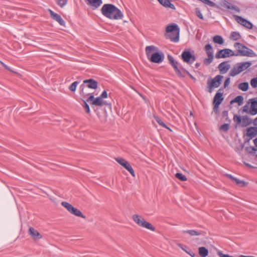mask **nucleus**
<instances>
[{"label":"nucleus","mask_w":257,"mask_h":257,"mask_svg":"<svg viewBox=\"0 0 257 257\" xmlns=\"http://www.w3.org/2000/svg\"><path fill=\"white\" fill-rule=\"evenodd\" d=\"M101 12L104 17L112 20L121 19L123 17L121 12L112 4H104Z\"/></svg>","instance_id":"f257e3e1"},{"label":"nucleus","mask_w":257,"mask_h":257,"mask_svg":"<svg viewBox=\"0 0 257 257\" xmlns=\"http://www.w3.org/2000/svg\"><path fill=\"white\" fill-rule=\"evenodd\" d=\"M145 51L147 58L151 62L159 64L164 59L163 53L158 52V48L154 45L147 46Z\"/></svg>","instance_id":"f03ea898"},{"label":"nucleus","mask_w":257,"mask_h":257,"mask_svg":"<svg viewBox=\"0 0 257 257\" xmlns=\"http://www.w3.org/2000/svg\"><path fill=\"white\" fill-rule=\"evenodd\" d=\"M166 32L168 34L166 38L171 41L177 42L179 40L180 29L176 24H172L168 25L166 28Z\"/></svg>","instance_id":"7ed1b4c3"},{"label":"nucleus","mask_w":257,"mask_h":257,"mask_svg":"<svg viewBox=\"0 0 257 257\" xmlns=\"http://www.w3.org/2000/svg\"><path fill=\"white\" fill-rule=\"evenodd\" d=\"M234 47L236 51L234 52V56H254L253 51L240 43H235Z\"/></svg>","instance_id":"20e7f679"},{"label":"nucleus","mask_w":257,"mask_h":257,"mask_svg":"<svg viewBox=\"0 0 257 257\" xmlns=\"http://www.w3.org/2000/svg\"><path fill=\"white\" fill-rule=\"evenodd\" d=\"M251 65L249 62H240L236 64L229 72V76L234 77L247 69Z\"/></svg>","instance_id":"39448f33"},{"label":"nucleus","mask_w":257,"mask_h":257,"mask_svg":"<svg viewBox=\"0 0 257 257\" xmlns=\"http://www.w3.org/2000/svg\"><path fill=\"white\" fill-rule=\"evenodd\" d=\"M133 219L139 226L148 229L152 231H154L155 228L149 222L146 221L145 219L142 216L134 214L133 216Z\"/></svg>","instance_id":"423d86ee"},{"label":"nucleus","mask_w":257,"mask_h":257,"mask_svg":"<svg viewBox=\"0 0 257 257\" xmlns=\"http://www.w3.org/2000/svg\"><path fill=\"white\" fill-rule=\"evenodd\" d=\"M87 101L91 102L92 105L100 106L106 105L108 106L110 109L111 108V104L110 103L107 102L99 96L94 98L93 94H91L89 96L87 99Z\"/></svg>","instance_id":"0eeeda50"},{"label":"nucleus","mask_w":257,"mask_h":257,"mask_svg":"<svg viewBox=\"0 0 257 257\" xmlns=\"http://www.w3.org/2000/svg\"><path fill=\"white\" fill-rule=\"evenodd\" d=\"M61 205L62 206L65 208L71 214H73L76 216L80 217L83 218H86L85 216L83 214V213L79 209L74 207L71 204L67 202L63 201L62 202Z\"/></svg>","instance_id":"6e6552de"},{"label":"nucleus","mask_w":257,"mask_h":257,"mask_svg":"<svg viewBox=\"0 0 257 257\" xmlns=\"http://www.w3.org/2000/svg\"><path fill=\"white\" fill-rule=\"evenodd\" d=\"M223 76L218 75L214 77L211 81H208V92L211 93L214 88L218 87L221 84V81L223 78Z\"/></svg>","instance_id":"1a4fd4ad"},{"label":"nucleus","mask_w":257,"mask_h":257,"mask_svg":"<svg viewBox=\"0 0 257 257\" xmlns=\"http://www.w3.org/2000/svg\"><path fill=\"white\" fill-rule=\"evenodd\" d=\"M250 102V107L249 108L248 105H245L243 106V111L251 115H255L257 114V101L254 99H251Z\"/></svg>","instance_id":"9d476101"},{"label":"nucleus","mask_w":257,"mask_h":257,"mask_svg":"<svg viewBox=\"0 0 257 257\" xmlns=\"http://www.w3.org/2000/svg\"><path fill=\"white\" fill-rule=\"evenodd\" d=\"M115 161L121 166H122L123 168H124L126 170H127L130 174L132 175L133 177H135V171L130 165V164L126 160L122 158H115Z\"/></svg>","instance_id":"9b49d317"},{"label":"nucleus","mask_w":257,"mask_h":257,"mask_svg":"<svg viewBox=\"0 0 257 257\" xmlns=\"http://www.w3.org/2000/svg\"><path fill=\"white\" fill-rule=\"evenodd\" d=\"M205 50L207 55L208 58H205L203 60L204 64L208 65H209L213 61V51L212 46L208 44L205 46Z\"/></svg>","instance_id":"f8f14e48"},{"label":"nucleus","mask_w":257,"mask_h":257,"mask_svg":"<svg viewBox=\"0 0 257 257\" xmlns=\"http://www.w3.org/2000/svg\"><path fill=\"white\" fill-rule=\"evenodd\" d=\"M168 59L169 61L170 64L173 67L177 76H182V74L181 73V68H183L181 66L179 65L178 62L175 61L172 56L168 55Z\"/></svg>","instance_id":"ddd939ff"},{"label":"nucleus","mask_w":257,"mask_h":257,"mask_svg":"<svg viewBox=\"0 0 257 257\" xmlns=\"http://www.w3.org/2000/svg\"><path fill=\"white\" fill-rule=\"evenodd\" d=\"M234 51L229 49H224L219 51L215 55L217 59L225 58L230 56H234Z\"/></svg>","instance_id":"4468645a"},{"label":"nucleus","mask_w":257,"mask_h":257,"mask_svg":"<svg viewBox=\"0 0 257 257\" xmlns=\"http://www.w3.org/2000/svg\"><path fill=\"white\" fill-rule=\"evenodd\" d=\"M181 56L183 61L188 64H192L196 60V57L189 51L183 52Z\"/></svg>","instance_id":"2eb2a0df"},{"label":"nucleus","mask_w":257,"mask_h":257,"mask_svg":"<svg viewBox=\"0 0 257 257\" xmlns=\"http://www.w3.org/2000/svg\"><path fill=\"white\" fill-rule=\"evenodd\" d=\"M235 21L241 25L243 26V27H245L247 29H252L253 25L251 24V22L249 21L246 20V19L242 18L240 16H237V15H234L233 16Z\"/></svg>","instance_id":"dca6fc26"},{"label":"nucleus","mask_w":257,"mask_h":257,"mask_svg":"<svg viewBox=\"0 0 257 257\" xmlns=\"http://www.w3.org/2000/svg\"><path fill=\"white\" fill-rule=\"evenodd\" d=\"M221 89H219L218 91L216 93L214 99H213V104H214V109H217L218 108L219 105L221 104L223 100L222 97V93L220 92Z\"/></svg>","instance_id":"f3484780"},{"label":"nucleus","mask_w":257,"mask_h":257,"mask_svg":"<svg viewBox=\"0 0 257 257\" xmlns=\"http://www.w3.org/2000/svg\"><path fill=\"white\" fill-rule=\"evenodd\" d=\"M82 85H84L86 88L93 89H95L98 87L97 82L92 79L84 80Z\"/></svg>","instance_id":"a211bd4d"},{"label":"nucleus","mask_w":257,"mask_h":257,"mask_svg":"<svg viewBox=\"0 0 257 257\" xmlns=\"http://www.w3.org/2000/svg\"><path fill=\"white\" fill-rule=\"evenodd\" d=\"M48 11L50 14L51 17L53 20L57 22L61 26H65V23L59 15L54 13L50 9H49Z\"/></svg>","instance_id":"6ab92c4d"},{"label":"nucleus","mask_w":257,"mask_h":257,"mask_svg":"<svg viewBox=\"0 0 257 257\" xmlns=\"http://www.w3.org/2000/svg\"><path fill=\"white\" fill-rule=\"evenodd\" d=\"M221 6L222 7L226 8L228 10H233L237 13L240 12V9L238 7L232 5L231 3H229L227 1H223L221 4Z\"/></svg>","instance_id":"aec40b11"},{"label":"nucleus","mask_w":257,"mask_h":257,"mask_svg":"<svg viewBox=\"0 0 257 257\" xmlns=\"http://www.w3.org/2000/svg\"><path fill=\"white\" fill-rule=\"evenodd\" d=\"M230 67V65L227 61H224L220 63L218 66V68L221 74L226 73L228 71Z\"/></svg>","instance_id":"412c9836"},{"label":"nucleus","mask_w":257,"mask_h":257,"mask_svg":"<svg viewBox=\"0 0 257 257\" xmlns=\"http://www.w3.org/2000/svg\"><path fill=\"white\" fill-rule=\"evenodd\" d=\"M29 233L35 240L41 239L42 237L41 234L33 227L29 228Z\"/></svg>","instance_id":"4be33fe9"},{"label":"nucleus","mask_w":257,"mask_h":257,"mask_svg":"<svg viewBox=\"0 0 257 257\" xmlns=\"http://www.w3.org/2000/svg\"><path fill=\"white\" fill-rule=\"evenodd\" d=\"M87 2V4L90 6L93 9L98 8L102 4L101 0H85Z\"/></svg>","instance_id":"5701e85b"},{"label":"nucleus","mask_w":257,"mask_h":257,"mask_svg":"<svg viewBox=\"0 0 257 257\" xmlns=\"http://www.w3.org/2000/svg\"><path fill=\"white\" fill-rule=\"evenodd\" d=\"M246 135L250 139L257 135V127H250L247 130Z\"/></svg>","instance_id":"b1692460"},{"label":"nucleus","mask_w":257,"mask_h":257,"mask_svg":"<svg viewBox=\"0 0 257 257\" xmlns=\"http://www.w3.org/2000/svg\"><path fill=\"white\" fill-rule=\"evenodd\" d=\"M159 3L165 8H170L172 10L175 9V6L171 3L170 0H157Z\"/></svg>","instance_id":"393cba45"},{"label":"nucleus","mask_w":257,"mask_h":257,"mask_svg":"<svg viewBox=\"0 0 257 257\" xmlns=\"http://www.w3.org/2000/svg\"><path fill=\"white\" fill-rule=\"evenodd\" d=\"M202 231L195 230L193 229L182 231L183 233H187L192 236L200 235L202 234Z\"/></svg>","instance_id":"a878e982"},{"label":"nucleus","mask_w":257,"mask_h":257,"mask_svg":"<svg viewBox=\"0 0 257 257\" xmlns=\"http://www.w3.org/2000/svg\"><path fill=\"white\" fill-rule=\"evenodd\" d=\"M88 88H86L84 85H81L80 86V94L83 96V97H86L88 96L89 95L93 94V93H91L90 92H87V89Z\"/></svg>","instance_id":"bb28decb"},{"label":"nucleus","mask_w":257,"mask_h":257,"mask_svg":"<svg viewBox=\"0 0 257 257\" xmlns=\"http://www.w3.org/2000/svg\"><path fill=\"white\" fill-rule=\"evenodd\" d=\"M199 254L201 257H206L208 254V250L205 247H200L198 248Z\"/></svg>","instance_id":"cd10ccee"},{"label":"nucleus","mask_w":257,"mask_h":257,"mask_svg":"<svg viewBox=\"0 0 257 257\" xmlns=\"http://www.w3.org/2000/svg\"><path fill=\"white\" fill-rule=\"evenodd\" d=\"M237 103L238 105H241L243 103V97L241 95L236 96L234 99L231 100V103Z\"/></svg>","instance_id":"c85d7f7f"},{"label":"nucleus","mask_w":257,"mask_h":257,"mask_svg":"<svg viewBox=\"0 0 257 257\" xmlns=\"http://www.w3.org/2000/svg\"><path fill=\"white\" fill-rule=\"evenodd\" d=\"M213 41L214 43L222 45L224 43L222 37L219 35H216L213 38Z\"/></svg>","instance_id":"c756f323"},{"label":"nucleus","mask_w":257,"mask_h":257,"mask_svg":"<svg viewBox=\"0 0 257 257\" xmlns=\"http://www.w3.org/2000/svg\"><path fill=\"white\" fill-rule=\"evenodd\" d=\"M181 73L182 74V76H179L178 77L184 78L185 77L186 74H187L194 81H196V78L184 68H181Z\"/></svg>","instance_id":"7c9ffc66"},{"label":"nucleus","mask_w":257,"mask_h":257,"mask_svg":"<svg viewBox=\"0 0 257 257\" xmlns=\"http://www.w3.org/2000/svg\"><path fill=\"white\" fill-rule=\"evenodd\" d=\"M248 82H242L238 84V88L242 91H246L248 89Z\"/></svg>","instance_id":"2f4dec72"},{"label":"nucleus","mask_w":257,"mask_h":257,"mask_svg":"<svg viewBox=\"0 0 257 257\" xmlns=\"http://www.w3.org/2000/svg\"><path fill=\"white\" fill-rule=\"evenodd\" d=\"M241 36L238 32H233L230 35V38L234 41L237 40L240 38Z\"/></svg>","instance_id":"473e14b6"},{"label":"nucleus","mask_w":257,"mask_h":257,"mask_svg":"<svg viewBox=\"0 0 257 257\" xmlns=\"http://www.w3.org/2000/svg\"><path fill=\"white\" fill-rule=\"evenodd\" d=\"M242 126H247L250 123V120L247 116H243L241 118Z\"/></svg>","instance_id":"72a5a7b5"},{"label":"nucleus","mask_w":257,"mask_h":257,"mask_svg":"<svg viewBox=\"0 0 257 257\" xmlns=\"http://www.w3.org/2000/svg\"><path fill=\"white\" fill-rule=\"evenodd\" d=\"M87 102H88L87 101V100H83V103L82 104V105L83 107L84 108V109H85L86 112H87V113H89L90 112V110L89 106Z\"/></svg>","instance_id":"f704fd0d"},{"label":"nucleus","mask_w":257,"mask_h":257,"mask_svg":"<svg viewBox=\"0 0 257 257\" xmlns=\"http://www.w3.org/2000/svg\"><path fill=\"white\" fill-rule=\"evenodd\" d=\"M175 177L177 179H178L182 181H185L187 180V178L186 177V176L180 173H176L175 174Z\"/></svg>","instance_id":"c9c22d12"},{"label":"nucleus","mask_w":257,"mask_h":257,"mask_svg":"<svg viewBox=\"0 0 257 257\" xmlns=\"http://www.w3.org/2000/svg\"><path fill=\"white\" fill-rule=\"evenodd\" d=\"M57 4L60 7L63 8L67 4V0H55Z\"/></svg>","instance_id":"e433bc0d"},{"label":"nucleus","mask_w":257,"mask_h":257,"mask_svg":"<svg viewBox=\"0 0 257 257\" xmlns=\"http://www.w3.org/2000/svg\"><path fill=\"white\" fill-rule=\"evenodd\" d=\"M233 181H234L236 184H237L240 187L245 186L246 184V183L244 181L240 180L236 178H235Z\"/></svg>","instance_id":"4c0bfd02"},{"label":"nucleus","mask_w":257,"mask_h":257,"mask_svg":"<svg viewBox=\"0 0 257 257\" xmlns=\"http://www.w3.org/2000/svg\"><path fill=\"white\" fill-rule=\"evenodd\" d=\"M79 84V82L75 81L72 83L69 87V89L72 92H74L76 90L77 85Z\"/></svg>","instance_id":"58836bf2"},{"label":"nucleus","mask_w":257,"mask_h":257,"mask_svg":"<svg viewBox=\"0 0 257 257\" xmlns=\"http://www.w3.org/2000/svg\"><path fill=\"white\" fill-rule=\"evenodd\" d=\"M156 121L162 126L166 127V125L162 121V120L158 116H154Z\"/></svg>","instance_id":"ea45409f"},{"label":"nucleus","mask_w":257,"mask_h":257,"mask_svg":"<svg viewBox=\"0 0 257 257\" xmlns=\"http://www.w3.org/2000/svg\"><path fill=\"white\" fill-rule=\"evenodd\" d=\"M233 120L238 124H239L241 122V118L239 115H234L233 116Z\"/></svg>","instance_id":"a19ab883"},{"label":"nucleus","mask_w":257,"mask_h":257,"mask_svg":"<svg viewBox=\"0 0 257 257\" xmlns=\"http://www.w3.org/2000/svg\"><path fill=\"white\" fill-rule=\"evenodd\" d=\"M229 129V125L227 123H225L221 125L220 130L226 132Z\"/></svg>","instance_id":"79ce46f5"},{"label":"nucleus","mask_w":257,"mask_h":257,"mask_svg":"<svg viewBox=\"0 0 257 257\" xmlns=\"http://www.w3.org/2000/svg\"><path fill=\"white\" fill-rule=\"evenodd\" d=\"M185 252L191 255L192 257H199L198 255L195 254L193 252L191 249H189V250H185Z\"/></svg>","instance_id":"37998d69"},{"label":"nucleus","mask_w":257,"mask_h":257,"mask_svg":"<svg viewBox=\"0 0 257 257\" xmlns=\"http://www.w3.org/2000/svg\"><path fill=\"white\" fill-rule=\"evenodd\" d=\"M99 117L101 123H104L107 121V115L105 114L103 116L100 117L98 116Z\"/></svg>","instance_id":"c03bdc74"},{"label":"nucleus","mask_w":257,"mask_h":257,"mask_svg":"<svg viewBox=\"0 0 257 257\" xmlns=\"http://www.w3.org/2000/svg\"><path fill=\"white\" fill-rule=\"evenodd\" d=\"M196 15L200 19L203 20L204 17H203V15L202 14L201 11L197 9H196Z\"/></svg>","instance_id":"a18cd8bd"},{"label":"nucleus","mask_w":257,"mask_h":257,"mask_svg":"<svg viewBox=\"0 0 257 257\" xmlns=\"http://www.w3.org/2000/svg\"><path fill=\"white\" fill-rule=\"evenodd\" d=\"M230 82V78H226L224 83V88H226V87H227L228 86V85L229 84Z\"/></svg>","instance_id":"49530a36"},{"label":"nucleus","mask_w":257,"mask_h":257,"mask_svg":"<svg viewBox=\"0 0 257 257\" xmlns=\"http://www.w3.org/2000/svg\"><path fill=\"white\" fill-rule=\"evenodd\" d=\"M99 97L102 98V99L107 98V92L105 90L103 91Z\"/></svg>","instance_id":"de8ad7c7"},{"label":"nucleus","mask_w":257,"mask_h":257,"mask_svg":"<svg viewBox=\"0 0 257 257\" xmlns=\"http://www.w3.org/2000/svg\"><path fill=\"white\" fill-rule=\"evenodd\" d=\"M178 246L182 249L184 251H185V250H189V249H186V246H184L183 245L181 244H179L178 245Z\"/></svg>","instance_id":"09e8293b"},{"label":"nucleus","mask_w":257,"mask_h":257,"mask_svg":"<svg viewBox=\"0 0 257 257\" xmlns=\"http://www.w3.org/2000/svg\"><path fill=\"white\" fill-rule=\"evenodd\" d=\"M0 63L6 69L8 70H10L9 67L6 65L4 63H3L2 61H0Z\"/></svg>","instance_id":"8fccbe9b"},{"label":"nucleus","mask_w":257,"mask_h":257,"mask_svg":"<svg viewBox=\"0 0 257 257\" xmlns=\"http://www.w3.org/2000/svg\"><path fill=\"white\" fill-rule=\"evenodd\" d=\"M226 176L230 178L231 180H232V181H233L235 179V177H234L233 176H232L230 174H226Z\"/></svg>","instance_id":"3c124183"},{"label":"nucleus","mask_w":257,"mask_h":257,"mask_svg":"<svg viewBox=\"0 0 257 257\" xmlns=\"http://www.w3.org/2000/svg\"><path fill=\"white\" fill-rule=\"evenodd\" d=\"M253 124L257 126V117L254 119Z\"/></svg>","instance_id":"603ef678"},{"label":"nucleus","mask_w":257,"mask_h":257,"mask_svg":"<svg viewBox=\"0 0 257 257\" xmlns=\"http://www.w3.org/2000/svg\"><path fill=\"white\" fill-rule=\"evenodd\" d=\"M255 146L257 147V138L253 140Z\"/></svg>","instance_id":"864d4df0"},{"label":"nucleus","mask_w":257,"mask_h":257,"mask_svg":"<svg viewBox=\"0 0 257 257\" xmlns=\"http://www.w3.org/2000/svg\"><path fill=\"white\" fill-rule=\"evenodd\" d=\"M200 63H196L195 64V67H196V68H198V67L200 66Z\"/></svg>","instance_id":"5fc2aeb1"},{"label":"nucleus","mask_w":257,"mask_h":257,"mask_svg":"<svg viewBox=\"0 0 257 257\" xmlns=\"http://www.w3.org/2000/svg\"><path fill=\"white\" fill-rule=\"evenodd\" d=\"M165 128H166L167 129H168V130H169L170 132H172V130L169 127H168V126L166 125V127H164Z\"/></svg>","instance_id":"6e6d98bb"},{"label":"nucleus","mask_w":257,"mask_h":257,"mask_svg":"<svg viewBox=\"0 0 257 257\" xmlns=\"http://www.w3.org/2000/svg\"><path fill=\"white\" fill-rule=\"evenodd\" d=\"M252 149L253 150L255 151V148L254 147H252Z\"/></svg>","instance_id":"4d7b16f0"},{"label":"nucleus","mask_w":257,"mask_h":257,"mask_svg":"<svg viewBox=\"0 0 257 257\" xmlns=\"http://www.w3.org/2000/svg\"><path fill=\"white\" fill-rule=\"evenodd\" d=\"M190 115H193V113L192 112H190Z\"/></svg>","instance_id":"13d9d810"}]
</instances>
